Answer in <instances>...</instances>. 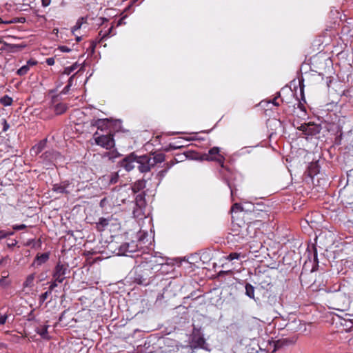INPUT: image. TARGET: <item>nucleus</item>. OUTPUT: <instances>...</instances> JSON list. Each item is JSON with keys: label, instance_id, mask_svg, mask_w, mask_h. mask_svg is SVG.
Instances as JSON below:
<instances>
[{"label": "nucleus", "instance_id": "1", "mask_svg": "<svg viewBox=\"0 0 353 353\" xmlns=\"http://www.w3.org/2000/svg\"><path fill=\"white\" fill-rule=\"evenodd\" d=\"M329 301L333 309L340 311L347 310L350 304V299L337 290L330 295Z\"/></svg>", "mask_w": 353, "mask_h": 353}, {"label": "nucleus", "instance_id": "2", "mask_svg": "<svg viewBox=\"0 0 353 353\" xmlns=\"http://www.w3.org/2000/svg\"><path fill=\"white\" fill-rule=\"evenodd\" d=\"M201 160L208 161H216L222 168L224 167L225 157L221 153L220 148L219 147H213L210 148L207 153H204L201 155Z\"/></svg>", "mask_w": 353, "mask_h": 353}, {"label": "nucleus", "instance_id": "3", "mask_svg": "<svg viewBox=\"0 0 353 353\" xmlns=\"http://www.w3.org/2000/svg\"><path fill=\"white\" fill-rule=\"evenodd\" d=\"M97 133L94 134V139L96 144L107 150H110L114 146V140L113 135L108 134L106 135L97 136Z\"/></svg>", "mask_w": 353, "mask_h": 353}, {"label": "nucleus", "instance_id": "4", "mask_svg": "<svg viewBox=\"0 0 353 353\" xmlns=\"http://www.w3.org/2000/svg\"><path fill=\"white\" fill-rule=\"evenodd\" d=\"M137 159L138 156H137L134 152H132L125 157L119 162V165L126 171L130 172L135 168V165L137 164Z\"/></svg>", "mask_w": 353, "mask_h": 353}, {"label": "nucleus", "instance_id": "5", "mask_svg": "<svg viewBox=\"0 0 353 353\" xmlns=\"http://www.w3.org/2000/svg\"><path fill=\"white\" fill-rule=\"evenodd\" d=\"M68 272V265L61 263H58L54 268L52 274V279L58 283H62L65 279V274Z\"/></svg>", "mask_w": 353, "mask_h": 353}, {"label": "nucleus", "instance_id": "6", "mask_svg": "<svg viewBox=\"0 0 353 353\" xmlns=\"http://www.w3.org/2000/svg\"><path fill=\"white\" fill-rule=\"evenodd\" d=\"M137 165L138 170L141 173L148 172L154 167L150 163L148 155L138 156Z\"/></svg>", "mask_w": 353, "mask_h": 353}, {"label": "nucleus", "instance_id": "7", "mask_svg": "<svg viewBox=\"0 0 353 353\" xmlns=\"http://www.w3.org/2000/svg\"><path fill=\"white\" fill-rule=\"evenodd\" d=\"M345 317L338 316L334 321L336 325H339L345 331H349L353 327V319L350 317L353 316L352 314H345Z\"/></svg>", "mask_w": 353, "mask_h": 353}, {"label": "nucleus", "instance_id": "8", "mask_svg": "<svg viewBox=\"0 0 353 353\" xmlns=\"http://www.w3.org/2000/svg\"><path fill=\"white\" fill-rule=\"evenodd\" d=\"M192 349L201 348L207 351H210L209 345L206 343L205 339L200 334H194L192 339Z\"/></svg>", "mask_w": 353, "mask_h": 353}, {"label": "nucleus", "instance_id": "9", "mask_svg": "<svg viewBox=\"0 0 353 353\" xmlns=\"http://www.w3.org/2000/svg\"><path fill=\"white\" fill-rule=\"evenodd\" d=\"M337 290L351 299L353 296V278L350 280H343Z\"/></svg>", "mask_w": 353, "mask_h": 353}, {"label": "nucleus", "instance_id": "10", "mask_svg": "<svg viewBox=\"0 0 353 353\" xmlns=\"http://www.w3.org/2000/svg\"><path fill=\"white\" fill-rule=\"evenodd\" d=\"M70 184L66 182H62L59 184H54L52 188V190L57 192V193H61V194H69L70 191L68 190Z\"/></svg>", "mask_w": 353, "mask_h": 353}, {"label": "nucleus", "instance_id": "11", "mask_svg": "<svg viewBox=\"0 0 353 353\" xmlns=\"http://www.w3.org/2000/svg\"><path fill=\"white\" fill-rule=\"evenodd\" d=\"M135 249H133L131 245L128 243H125L120 245L118 251L119 255H128L129 253L134 252Z\"/></svg>", "mask_w": 353, "mask_h": 353}, {"label": "nucleus", "instance_id": "12", "mask_svg": "<svg viewBox=\"0 0 353 353\" xmlns=\"http://www.w3.org/2000/svg\"><path fill=\"white\" fill-rule=\"evenodd\" d=\"M148 157L150 159V163L154 167L156 164L161 163L165 160V156L162 153L152 154V156L148 155Z\"/></svg>", "mask_w": 353, "mask_h": 353}, {"label": "nucleus", "instance_id": "13", "mask_svg": "<svg viewBox=\"0 0 353 353\" xmlns=\"http://www.w3.org/2000/svg\"><path fill=\"white\" fill-rule=\"evenodd\" d=\"M293 343V341L289 339H280L275 342V349H279Z\"/></svg>", "mask_w": 353, "mask_h": 353}, {"label": "nucleus", "instance_id": "14", "mask_svg": "<svg viewBox=\"0 0 353 353\" xmlns=\"http://www.w3.org/2000/svg\"><path fill=\"white\" fill-rule=\"evenodd\" d=\"M49 259V253H42L41 254H37L36 259L34 260V263H37V265H41V264L46 263Z\"/></svg>", "mask_w": 353, "mask_h": 353}, {"label": "nucleus", "instance_id": "15", "mask_svg": "<svg viewBox=\"0 0 353 353\" xmlns=\"http://www.w3.org/2000/svg\"><path fill=\"white\" fill-rule=\"evenodd\" d=\"M146 181L144 179L139 180L135 182L132 186V190L134 192H137L145 188Z\"/></svg>", "mask_w": 353, "mask_h": 353}, {"label": "nucleus", "instance_id": "16", "mask_svg": "<svg viewBox=\"0 0 353 353\" xmlns=\"http://www.w3.org/2000/svg\"><path fill=\"white\" fill-rule=\"evenodd\" d=\"M245 294L250 299H254V288L252 285L247 283L245 286Z\"/></svg>", "mask_w": 353, "mask_h": 353}, {"label": "nucleus", "instance_id": "17", "mask_svg": "<svg viewBox=\"0 0 353 353\" xmlns=\"http://www.w3.org/2000/svg\"><path fill=\"white\" fill-rule=\"evenodd\" d=\"M48 326L45 325L37 329V333L39 334L44 339H50L48 333Z\"/></svg>", "mask_w": 353, "mask_h": 353}, {"label": "nucleus", "instance_id": "18", "mask_svg": "<svg viewBox=\"0 0 353 353\" xmlns=\"http://www.w3.org/2000/svg\"><path fill=\"white\" fill-rule=\"evenodd\" d=\"M109 221L105 218H100L99 222L97 223V229L99 231H103L108 225Z\"/></svg>", "mask_w": 353, "mask_h": 353}, {"label": "nucleus", "instance_id": "19", "mask_svg": "<svg viewBox=\"0 0 353 353\" xmlns=\"http://www.w3.org/2000/svg\"><path fill=\"white\" fill-rule=\"evenodd\" d=\"M67 105L65 103H58L54 107V112L57 114H61L67 110Z\"/></svg>", "mask_w": 353, "mask_h": 353}, {"label": "nucleus", "instance_id": "20", "mask_svg": "<svg viewBox=\"0 0 353 353\" xmlns=\"http://www.w3.org/2000/svg\"><path fill=\"white\" fill-rule=\"evenodd\" d=\"M12 101V99L8 95H5L0 99V103L4 106L11 105Z\"/></svg>", "mask_w": 353, "mask_h": 353}, {"label": "nucleus", "instance_id": "21", "mask_svg": "<svg viewBox=\"0 0 353 353\" xmlns=\"http://www.w3.org/2000/svg\"><path fill=\"white\" fill-rule=\"evenodd\" d=\"M308 128H310V123H304L300 126L299 130L303 131L307 135L314 134V131H308V130H307Z\"/></svg>", "mask_w": 353, "mask_h": 353}, {"label": "nucleus", "instance_id": "22", "mask_svg": "<svg viewBox=\"0 0 353 353\" xmlns=\"http://www.w3.org/2000/svg\"><path fill=\"white\" fill-rule=\"evenodd\" d=\"M30 70L28 64H26L17 70V74L19 76H23L28 73Z\"/></svg>", "mask_w": 353, "mask_h": 353}, {"label": "nucleus", "instance_id": "23", "mask_svg": "<svg viewBox=\"0 0 353 353\" xmlns=\"http://www.w3.org/2000/svg\"><path fill=\"white\" fill-rule=\"evenodd\" d=\"M50 294H51L50 291L48 290L40 295V296H39L40 305H41L47 299V298L48 297V296Z\"/></svg>", "mask_w": 353, "mask_h": 353}, {"label": "nucleus", "instance_id": "24", "mask_svg": "<svg viewBox=\"0 0 353 353\" xmlns=\"http://www.w3.org/2000/svg\"><path fill=\"white\" fill-rule=\"evenodd\" d=\"M34 279V276L33 274L29 275L27 277L26 281L24 282V284H23L24 287H28V286L31 285L33 283Z\"/></svg>", "mask_w": 353, "mask_h": 353}, {"label": "nucleus", "instance_id": "25", "mask_svg": "<svg viewBox=\"0 0 353 353\" xmlns=\"http://www.w3.org/2000/svg\"><path fill=\"white\" fill-rule=\"evenodd\" d=\"M44 145V143H39L37 145H35L34 147H33L32 148V151H33L36 154H37L38 153L41 152V150H43V147Z\"/></svg>", "mask_w": 353, "mask_h": 353}, {"label": "nucleus", "instance_id": "26", "mask_svg": "<svg viewBox=\"0 0 353 353\" xmlns=\"http://www.w3.org/2000/svg\"><path fill=\"white\" fill-rule=\"evenodd\" d=\"M231 211H232V212H241V211H243V207L241 206V205L240 203H236L232 205V207L231 208Z\"/></svg>", "mask_w": 353, "mask_h": 353}, {"label": "nucleus", "instance_id": "27", "mask_svg": "<svg viewBox=\"0 0 353 353\" xmlns=\"http://www.w3.org/2000/svg\"><path fill=\"white\" fill-rule=\"evenodd\" d=\"M83 18H81V19H79V20L77 21V23H76L75 26H74L72 28V32H73V33H74L76 30H79V29H80V28H81V26H82V24H83Z\"/></svg>", "mask_w": 353, "mask_h": 353}, {"label": "nucleus", "instance_id": "28", "mask_svg": "<svg viewBox=\"0 0 353 353\" xmlns=\"http://www.w3.org/2000/svg\"><path fill=\"white\" fill-rule=\"evenodd\" d=\"M239 258H240V254L236 253V252H232L227 256V259L229 261L239 259Z\"/></svg>", "mask_w": 353, "mask_h": 353}, {"label": "nucleus", "instance_id": "29", "mask_svg": "<svg viewBox=\"0 0 353 353\" xmlns=\"http://www.w3.org/2000/svg\"><path fill=\"white\" fill-rule=\"evenodd\" d=\"M118 178H119V176H118L117 173L112 174L110 179V183H112V184L116 183L117 182Z\"/></svg>", "mask_w": 353, "mask_h": 353}, {"label": "nucleus", "instance_id": "30", "mask_svg": "<svg viewBox=\"0 0 353 353\" xmlns=\"http://www.w3.org/2000/svg\"><path fill=\"white\" fill-rule=\"evenodd\" d=\"M0 234H2V236L6 238L8 236H11L14 234L13 231H6V230H0Z\"/></svg>", "mask_w": 353, "mask_h": 353}, {"label": "nucleus", "instance_id": "31", "mask_svg": "<svg viewBox=\"0 0 353 353\" xmlns=\"http://www.w3.org/2000/svg\"><path fill=\"white\" fill-rule=\"evenodd\" d=\"M26 227L27 226L25 224H21V225H14L12 226V228L14 230H21L26 228Z\"/></svg>", "mask_w": 353, "mask_h": 353}, {"label": "nucleus", "instance_id": "32", "mask_svg": "<svg viewBox=\"0 0 353 353\" xmlns=\"http://www.w3.org/2000/svg\"><path fill=\"white\" fill-rule=\"evenodd\" d=\"M2 125L3 132H6L10 128V125L8 123L6 119H3Z\"/></svg>", "mask_w": 353, "mask_h": 353}, {"label": "nucleus", "instance_id": "33", "mask_svg": "<svg viewBox=\"0 0 353 353\" xmlns=\"http://www.w3.org/2000/svg\"><path fill=\"white\" fill-rule=\"evenodd\" d=\"M58 281H55V280L52 279V281L49 287V291L52 292V291L57 286Z\"/></svg>", "mask_w": 353, "mask_h": 353}, {"label": "nucleus", "instance_id": "34", "mask_svg": "<svg viewBox=\"0 0 353 353\" xmlns=\"http://www.w3.org/2000/svg\"><path fill=\"white\" fill-rule=\"evenodd\" d=\"M51 3V0H41V6L43 8L48 7Z\"/></svg>", "mask_w": 353, "mask_h": 353}, {"label": "nucleus", "instance_id": "35", "mask_svg": "<svg viewBox=\"0 0 353 353\" xmlns=\"http://www.w3.org/2000/svg\"><path fill=\"white\" fill-rule=\"evenodd\" d=\"M17 241L15 239H12L10 241V242H8L7 243V245L9 248H12V247L15 246L17 245Z\"/></svg>", "mask_w": 353, "mask_h": 353}, {"label": "nucleus", "instance_id": "36", "mask_svg": "<svg viewBox=\"0 0 353 353\" xmlns=\"http://www.w3.org/2000/svg\"><path fill=\"white\" fill-rule=\"evenodd\" d=\"M46 63L48 65H53L54 64V59L52 57L48 58L46 59Z\"/></svg>", "mask_w": 353, "mask_h": 353}, {"label": "nucleus", "instance_id": "37", "mask_svg": "<svg viewBox=\"0 0 353 353\" xmlns=\"http://www.w3.org/2000/svg\"><path fill=\"white\" fill-rule=\"evenodd\" d=\"M74 70V66H72V67H70V68H65L64 73L68 75Z\"/></svg>", "mask_w": 353, "mask_h": 353}, {"label": "nucleus", "instance_id": "38", "mask_svg": "<svg viewBox=\"0 0 353 353\" xmlns=\"http://www.w3.org/2000/svg\"><path fill=\"white\" fill-rule=\"evenodd\" d=\"M8 316L6 315L0 316V325H3L6 322Z\"/></svg>", "mask_w": 353, "mask_h": 353}, {"label": "nucleus", "instance_id": "39", "mask_svg": "<svg viewBox=\"0 0 353 353\" xmlns=\"http://www.w3.org/2000/svg\"><path fill=\"white\" fill-rule=\"evenodd\" d=\"M0 285L1 286H6L8 285V283L6 280V276H3L0 279Z\"/></svg>", "mask_w": 353, "mask_h": 353}, {"label": "nucleus", "instance_id": "40", "mask_svg": "<svg viewBox=\"0 0 353 353\" xmlns=\"http://www.w3.org/2000/svg\"><path fill=\"white\" fill-rule=\"evenodd\" d=\"M280 97V94L279 93L278 94V97H276L273 100H272V103L276 105V106H279V103L277 102V99H278V97Z\"/></svg>", "mask_w": 353, "mask_h": 353}, {"label": "nucleus", "instance_id": "41", "mask_svg": "<svg viewBox=\"0 0 353 353\" xmlns=\"http://www.w3.org/2000/svg\"><path fill=\"white\" fill-rule=\"evenodd\" d=\"M60 49L62 52H70V50L66 46H61L60 48Z\"/></svg>", "mask_w": 353, "mask_h": 353}, {"label": "nucleus", "instance_id": "42", "mask_svg": "<svg viewBox=\"0 0 353 353\" xmlns=\"http://www.w3.org/2000/svg\"><path fill=\"white\" fill-rule=\"evenodd\" d=\"M26 64H28L29 66L30 65H34L37 64V61H32V60H30L27 62Z\"/></svg>", "mask_w": 353, "mask_h": 353}, {"label": "nucleus", "instance_id": "43", "mask_svg": "<svg viewBox=\"0 0 353 353\" xmlns=\"http://www.w3.org/2000/svg\"><path fill=\"white\" fill-rule=\"evenodd\" d=\"M166 172H167V170H163L160 171L159 174L161 176L163 177L166 174Z\"/></svg>", "mask_w": 353, "mask_h": 353}, {"label": "nucleus", "instance_id": "44", "mask_svg": "<svg viewBox=\"0 0 353 353\" xmlns=\"http://www.w3.org/2000/svg\"><path fill=\"white\" fill-rule=\"evenodd\" d=\"M73 78H74V75H72V77H70L69 80H68V85H70V86L72 85V81H73Z\"/></svg>", "mask_w": 353, "mask_h": 353}, {"label": "nucleus", "instance_id": "45", "mask_svg": "<svg viewBox=\"0 0 353 353\" xmlns=\"http://www.w3.org/2000/svg\"><path fill=\"white\" fill-rule=\"evenodd\" d=\"M308 131H314V133L316 131L314 130V125L310 123V128L307 129Z\"/></svg>", "mask_w": 353, "mask_h": 353}, {"label": "nucleus", "instance_id": "46", "mask_svg": "<svg viewBox=\"0 0 353 353\" xmlns=\"http://www.w3.org/2000/svg\"><path fill=\"white\" fill-rule=\"evenodd\" d=\"M70 87V85H67L64 88V89H63V92H64V93H66V92L69 90Z\"/></svg>", "mask_w": 353, "mask_h": 353}, {"label": "nucleus", "instance_id": "47", "mask_svg": "<svg viewBox=\"0 0 353 353\" xmlns=\"http://www.w3.org/2000/svg\"><path fill=\"white\" fill-rule=\"evenodd\" d=\"M110 31H111V28H110V29H109V32H108V33L103 34V36H102V37H101V39H104L105 37H106L110 34Z\"/></svg>", "mask_w": 353, "mask_h": 353}, {"label": "nucleus", "instance_id": "48", "mask_svg": "<svg viewBox=\"0 0 353 353\" xmlns=\"http://www.w3.org/2000/svg\"><path fill=\"white\" fill-rule=\"evenodd\" d=\"M92 50H94V49L96 47V43H94V41L92 42Z\"/></svg>", "mask_w": 353, "mask_h": 353}, {"label": "nucleus", "instance_id": "49", "mask_svg": "<svg viewBox=\"0 0 353 353\" xmlns=\"http://www.w3.org/2000/svg\"><path fill=\"white\" fill-rule=\"evenodd\" d=\"M81 40V37H76V41H78V42H79V41H80Z\"/></svg>", "mask_w": 353, "mask_h": 353}, {"label": "nucleus", "instance_id": "50", "mask_svg": "<svg viewBox=\"0 0 353 353\" xmlns=\"http://www.w3.org/2000/svg\"><path fill=\"white\" fill-rule=\"evenodd\" d=\"M136 280L137 281V283H139V284H144L143 281H141V280L138 281V279H136Z\"/></svg>", "mask_w": 353, "mask_h": 353}, {"label": "nucleus", "instance_id": "51", "mask_svg": "<svg viewBox=\"0 0 353 353\" xmlns=\"http://www.w3.org/2000/svg\"><path fill=\"white\" fill-rule=\"evenodd\" d=\"M4 239V236H2V234H0V240Z\"/></svg>", "mask_w": 353, "mask_h": 353}, {"label": "nucleus", "instance_id": "52", "mask_svg": "<svg viewBox=\"0 0 353 353\" xmlns=\"http://www.w3.org/2000/svg\"><path fill=\"white\" fill-rule=\"evenodd\" d=\"M25 20V18H23V19H21V22H23Z\"/></svg>", "mask_w": 353, "mask_h": 353}, {"label": "nucleus", "instance_id": "53", "mask_svg": "<svg viewBox=\"0 0 353 353\" xmlns=\"http://www.w3.org/2000/svg\"><path fill=\"white\" fill-rule=\"evenodd\" d=\"M25 20V18H23V19H21V22H23Z\"/></svg>", "mask_w": 353, "mask_h": 353}, {"label": "nucleus", "instance_id": "54", "mask_svg": "<svg viewBox=\"0 0 353 353\" xmlns=\"http://www.w3.org/2000/svg\"><path fill=\"white\" fill-rule=\"evenodd\" d=\"M25 20V18H23V19H21V22H23Z\"/></svg>", "mask_w": 353, "mask_h": 353}, {"label": "nucleus", "instance_id": "55", "mask_svg": "<svg viewBox=\"0 0 353 353\" xmlns=\"http://www.w3.org/2000/svg\"><path fill=\"white\" fill-rule=\"evenodd\" d=\"M23 5H26V6H29V4H28V3H23Z\"/></svg>", "mask_w": 353, "mask_h": 353}]
</instances>
